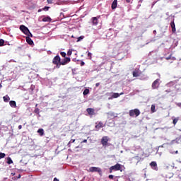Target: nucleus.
<instances>
[{
    "label": "nucleus",
    "mask_w": 181,
    "mask_h": 181,
    "mask_svg": "<svg viewBox=\"0 0 181 181\" xmlns=\"http://www.w3.org/2000/svg\"><path fill=\"white\" fill-rule=\"evenodd\" d=\"M7 163L8 165H12V163H13V161L12 160V158H11V157L7 158Z\"/></svg>",
    "instance_id": "412c9836"
},
{
    "label": "nucleus",
    "mask_w": 181,
    "mask_h": 181,
    "mask_svg": "<svg viewBox=\"0 0 181 181\" xmlns=\"http://www.w3.org/2000/svg\"><path fill=\"white\" fill-rule=\"evenodd\" d=\"M89 172H91V173L98 172L99 175H101V168L98 167H90L89 168Z\"/></svg>",
    "instance_id": "39448f33"
},
{
    "label": "nucleus",
    "mask_w": 181,
    "mask_h": 181,
    "mask_svg": "<svg viewBox=\"0 0 181 181\" xmlns=\"http://www.w3.org/2000/svg\"><path fill=\"white\" fill-rule=\"evenodd\" d=\"M3 100L4 101V103H8L9 100H11V98H9V96L6 95L3 97Z\"/></svg>",
    "instance_id": "aec40b11"
},
{
    "label": "nucleus",
    "mask_w": 181,
    "mask_h": 181,
    "mask_svg": "<svg viewBox=\"0 0 181 181\" xmlns=\"http://www.w3.org/2000/svg\"><path fill=\"white\" fill-rule=\"evenodd\" d=\"M179 121V118H175V119H173V124H174V125H176V124H177V122Z\"/></svg>",
    "instance_id": "a878e982"
},
{
    "label": "nucleus",
    "mask_w": 181,
    "mask_h": 181,
    "mask_svg": "<svg viewBox=\"0 0 181 181\" xmlns=\"http://www.w3.org/2000/svg\"><path fill=\"white\" fill-rule=\"evenodd\" d=\"M26 42L28 45H33V40L29 37H26Z\"/></svg>",
    "instance_id": "dca6fc26"
},
{
    "label": "nucleus",
    "mask_w": 181,
    "mask_h": 181,
    "mask_svg": "<svg viewBox=\"0 0 181 181\" xmlns=\"http://www.w3.org/2000/svg\"><path fill=\"white\" fill-rule=\"evenodd\" d=\"M156 106L155 105H152L151 107V112H156V110H155Z\"/></svg>",
    "instance_id": "393cba45"
},
{
    "label": "nucleus",
    "mask_w": 181,
    "mask_h": 181,
    "mask_svg": "<svg viewBox=\"0 0 181 181\" xmlns=\"http://www.w3.org/2000/svg\"><path fill=\"white\" fill-rule=\"evenodd\" d=\"M34 112L35 114H37L39 115V114H40V110L37 107H35Z\"/></svg>",
    "instance_id": "b1692460"
},
{
    "label": "nucleus",
    "mask_w": 181,
    "mask_h": 181,
    "mask_svg": "<svg viewBox=\"0 0 181 181\" xmlns=\"http://www.w3.org/2000/svg\"><path fill=\"white\" fill-rule=\"evenodd\" d=\"M35 107H37V104L35 105Z\"/></svg>",
    "instance_id": "5fc2aeb1"
},
{
    "label": "nucleus",
    "mask_w": 181,
    "mask_h": 181,
    "mask_svg": "<svg viewBox=\"0 0 181 181\" xmlns=\"http://www.w3.org/2000/svg\"><path fill=\"white\" fill-rule=\"evenodd\" d=\"M11 175H12L13 176H15V173H11Z\"/></svg>",
    "instance_id": "3c124183"
},
{
    "label": "nucleus",
    "mask_w": 181,
    "mask_h": 181,
    "mask_svg": "<svg viewBox=\"0 0 181 181\" xmlns=\"http://www.w3.org/2000/svg\"><path fill=\"white\" fill-rule=\"evenodd\" d=\"M177 107H181V103H178L177 104Z\"/></svg>",
    "instance_id": "37998d69"
},
{
    "label": "nucleus",
    "mask_w": 181,
    "mask_h": 181,
    "mask_svg": "<svg viewBox=\"0 0 181 181\" xmlns=\"http://www.w3.org/2000/svg\"><path fill=\"white\" fill-rule=\"evenodd\" d=\"M88 56H91V53L89 52V53H88Z\"/></svg>",
    "instance_id": "09e8293b"
},
{
    "label": "nucleus",
    "mask_w": 181,
    "mask_h": 181,
    "mask_svg": "<svg viewBox=\"0 0 181 181\" xmlns=\"http://www.w3.org/2000/svg\"><path fill=\"white\" fill-rule=\"evenodd\" d=\"M117 0H114L111 6L112 9V10L117 9Z\"/></svg>",
    "instance_id": "ddd939ff"
},
{
    "label": "nucleus",
    "mask_w": 181,
    "mask_h": 181,
    "mask_svg": "<svg viewBox=\"0 0 181 181\" xmlns=\"http://www.w3.org/2000/svg\"><path fill=\"white\" fill-rule=\"evenodd\" d=\"M159 88V79H156L152 83L153 90H156V88Z\"/></svg>",
    "instance_id": "6e6552de"
},
{
    "label": "nucleus",
    "mask_w": 181,
    "mask_h": 181,
    "mask_svg": "<svg viewBox=\"0 0 181 181\" xmlns=\"http://www.w3.org/2000/svg\"><path fill=\"white\" fill-rule=\"evenodd\" d=\"M47 4H53V0H47Z\"/></svg>",
    "instance_id": "c9c22d12"
},
{
    "label": "nucleus",
    "mask_w": 181,
    "mask_h": 181,
    "mask_svg": "<svg viewBox=\"0 0 181 181\" xmlns=\"http://www.w3.org/2000/svg\"><path fill=\"white\" fill-rule=\"evenodd\" d=\"M2 88V84L0 83V88Z\"/></svg>",
    "instance_id": "8fccbe9b"
},
{
    "label": "nucleus",
    "mask_w": 181,
    "mask_h": 181,
    "mask_svg": "<svg viewBox=\"0 0 181 181\" xmlns=\"http://www.w3.org/2000/svg\"><path fill=\"white\" fill-rule=\"evenodd\" d=\"M107 115L109 116V117H114V112H108L107 113Z\"/></svg>",
    "instance_id": "473e14b6"
},
{
    "label": "nucleus",
    "mask_w": 181,
    "mask_h": 181,
    "mask_svg": "<svg viewBox=\"0 0 181 181\" xmlns=\"http://www.w3.org/2000/svg\"><path fill=\"white\" fill-rule=\"evenodd\" d=\"M84 39V36L81 35L78 37L77 42H80L81 40H83Z\"/></svg>",
    "instance_id": "c85d7f7f"
},
{
    "label": "nucleus",
    "mask_w": 181,
    "mask_h": 181,
    "mask_svg": "<svg viewBox=\"0 0 181 181\" xmlns=\"http://www.w3.org/2000/svg\"><path fill=\"white\" fill-rule=\"evenodd\" d=\"M167 93H169V91L166 90Z\"/></svg>",
    "instance_id": "4d7b16f0"
},
{
    "label": "nucleus",
    "mask_w": 181,
    "mask_h": 181,
    "mask_svg": "<svg viewBox=\"0 0 181 181\" xmlns=\"http://www.w3.org/2000/svg\"><path fill=\"white\" fill-rule=\"evenodd\" d=\"M42 22H52V18L49 16L42 18Z\"/></svg>",
    "instance_id": "f3484780"
},
{
    "label": "nucleus",
    "mask_w": 181,
    "mask_h": 181,
    "mask_svg": "<svg viewBox=\"0 0 181 181\" xmlns=\"http://www.w3.org/2000/svg\"><path fill=\"white\" fill-rule=\"evenodd\" d=\"M81 144H87V139H84V140L81 142Z\"/></svg>",
    "instance_id": "58836bf2"
},
{
    "label": "nucleus",
    "mask_w": 181,
    "mask_h": 181,
    "mask_svg": "<svg viewBox=\"0 0 181 181\" xmlns=\"http://www.w3.org/2000/svg\"><path fill=\"white\" fill-rule=\"evenodd\" d=\"M84 64H86V63H84V62L82 61V62H81V66H84Z\"/></svg>",
    "instance_id": "a19ab883"
},
{
    "label": "nucleus",
    "mask_w": 181,
    "mask_h": 181,
    "mask_svg": "<svg viewBox=\"0 0 181 181\" xmlns=\"http://www.w3.org/2000/svg\"><path fill=\"white\" fill-rule=\"evenodd\" d=\"M18 178H21V175H18Z\"/></svg>",
    "instance_id": "864d4df0"
},
{
    "label": "nucleus",
    "mask_w": 181,
    "mask_h": 181,
    "mask_svg": "<svg viewBox=\"0 0 181 181\" xmlns=\"http://www.w3.org/2000/svg\"><path fill=\"white\" fill-rule=\"evenodd\" d=\"M129 115L130 117H139L141 115V111L139 109L131 110L129 112Z\"/></svg>",
    "instance_id": "7ed1b4c3"
},
{
    "label": "nucleus",
    "mask_w": 181,
    "mask_h": 181,
    "mask_svg": "<svg viewBox=\"0 0 181 181\" xmlns=\"http://www.w3.org/2000/svg\"><path fill=\"white\" fill-rule=\"evenodd\" d=\"M95 129H97V131H98V129H100V128H103V127H104V124L103 123V122H99L98 124L97 122L95 123Z\"/></svg>",
    "instance_id": "9d476101"
},
{
    "label": "nucleus",
    "mask_w": 181,
    "mask_h": 181,
    "mask_svg": "<svg viewBox=\"0 0 181 181\" xmlns=\"http://www.w3.org/2000/svg\"><path fill=\"white\" fill-rule=\"evenodd\" d=\"M71 59L70 57H65L60 62V66H66V64L70 63Z\"/></svg>",
    "instance_id": "423d86ee"
},
{
    "label": "nucleus",
    "mask_w": 181,
    "mask_h": 181,
    "mask_svg": "<svg viewBox=\"0 0 181 181\" xmlns=\"http://www.w3.org/2000/svg\"><path fill=\"white\" fill-rule=\"evenodd\" d=\"M20 30H21V32L25 35H28V33H29V28L23 25L20 26Z\"/></svg>",
    "instance_id": "0eeeda50"
},
{
    "label": "nucleus",
    "mask_w": 181,
    "mask_h": 181,
    "mask_svg": "<svg viewBox=\"0 0 181 181\" xmlns=\"http://www.w3.org/2000/svg\"><path fill=\"white\" fill-rule=\"evenodd\" d=\"M150 166H151V168H155V167L158 166V164L156 163V162L152 161V162L150 163Z\"/></svg>",
    "instance_id": "4be33fe9"
},
{
    "label": "nucleus",
    "mask_w": 181,
    "mask_h": 181,
    "mask_svg": "<svg viewBox=\"0 0 181 181\" xmlns=\"http://www.w3.org/2000/svg\"><path fill=\"white\" fill-rule=\"evenodd\" d=\"M112 170H121V164L117 163L116 165L110 168V173H112Z\"/></svg>",
    "instance_id": "20e7f679"
},
{
    "label": "nucleus",
    "mask_w": 181,
    "mask_h": 181,
    "mask_svg": "<svg viewBox=\"0 0 181 181\" xmlns=\"http://www.w3.org/2000/svg\"><path fill=\"white\" fill-rule=\"evenodd\" d=\"M5 156H6L5 153H0V159H3V158H5Z\"/></svg>",
    "instance_id": "cd10ccee"
},
{
    "label": "nucleus",
    "mask_w": 181,
    "mask_h": 181,
    "mask_svg": "<svg viewBox=\"0 0 181 181\" xmlns=\"http://www.w3.org/2000/svg\"><path fill=\"white\" fill-rule=\"evenodd\" d=\"M124 92H122L120 94L118 93H114L112 95V98H118V97H119V95H123Z\"/></svg>",
    "instance_id": "f8f14e48"
},
{
    "label": "nucleus",
    "mask_w": 181,
    "mask_h": 181,
    "mask_svg": "<svg viewBox=\"0 0 181 181\" xmlns=\"http://www.w3.org/2000/svg\"><path fill=\"white\" fill-rule=\"evenodd\" d=\"M60 54H61V56H62V57L66 58V52H60Z\"/></svg>",
    "instance_id": "2f4dec72"
},
{
    "label": "nucleus",
    "mask_w": 181,
    "mask_h": 181,
    "mask_svg": "<svg viewBox=\"0 0 181 181\" xmlns=\"http://www.w3.org/2000/svg\"><path fill=\"white\" fill-rule=\"evenodd\" d=\"M108 177H109V179H114V175H110L108 176Z\"/></svg>",
    "instance_id": "e433bc0d"
},
{
    "label": "nucleus",
    "mask_w": 181,
    "mask_h": 181,
    "mask_svg": "<svg viewBox=\"0 0 181 181\" xmlns=\"http://www.w3.org/2000/svg\"><path fill=\"white\" fill-rule=\"evenodd\" d=\"M49 9H50V7H49V6H45V7L42 8V11H49Z\"/></svg>",
    "instance_id": "7c9ffc66"
},
{
    "label": "nucleus",
    "mask_w": 181,
    "mask_h": 181,
    "mask_svg": "<svg viewBox=\"0 0 181 181\" xmlns=\"http://www.w3.org/2000/svg\"><path fill=\"white\" fill-rule=\"evenodd\" d=\"M74 142H76V139H71V140L69 141V144H74Z\"/></svg>",
    "instance_id": "f704fd0d"
},
{
    "label": "nucleus",
    "mask_w": 181,
    "mask_h": 181,
    "mask_svg": "<svg viewBox=\"0 0 181 181\" xmlns=\"http://www.w3.org/2000/svg\"><path fill=\"white\" fill-rule=\"evenodd\" d=\"M170 27H171L173 33H175L176 32V25H175V21H172L170 23Z\"/></svg>",
    "instance_id": "9b49d317"
},
{
    "label": "nucleus",
    "mask_w": 181,
    "mask_h": 181,
    "mask_svg": "<svg viewBox=\"0 0 181 181\" xmlns=\"http://www.w3.org/2000/svg\"><path fill=\"white\" fill-rule=\"evenodd\" d=\"M92 23H93V25H98V18H97V17H93Z\"/></svg>",
    "instance_id": "4468645a"
},
{
    "label": "nucleus",
    "mask_w": 181,
    "mask_h": 181,
    "mask_svg": "<svg viewBox=\"0 0 181 181\" xmlns=\"http://www.w3.org/2000/svg\"><path fill=\"white\" fill-rule=\"evenodd\" d=\"M67 55L68 56H71V51H68Z\"/></svg>",
    "instance_id": "4c0bfd02"
},
{
    "label": "nucleus",
    "mask_w": 181,
    "mask_h": 181,
    "mask_svg": "<svg viewBox=\"0 0 181 181\" xmlns=\"http://www.w3.org/2000/svg\"><path fill=\"white\" fill-rule=\"evenodd\" d=\"M42 11H43V8H40L39 10H38V12H42Z\"/></svg>",
    "instance_id": "de8ad7c7"
},
{
    "label": "nucleus",
    "mask_w": 181,
    "mask_h": 181,
    "mask_svg": "<svg viewBox=\"0 0 181 181\" xmlns=\"http://www.w3.org/2000/svg\"><path fill=\"white\" fill-rule=\"evenodd\" d=\"M18 129H22V125L18 126Z\"/></svg>",
    "instance_id": "49530a36"
},
{
    "label": "nucleus",
    "mask_w": 181,
    "mask_h": 181,
    "mask_svg": "<svg viewBox=\"0 0 181 181\" xmlns=\"http://www.w3.org/2000/svg\"><path fill=\"white\" fill-rule=\"evenodd\" d=\"M9 105L12 108H16V102L15 100L10 101Z\"/></svg>",
    "instance_id": "2eb2a0df"
},
{
    "label": "nucleus",
    "mask_w": 181,
    "mask_h": 181,
    "mask_svg": "<svg viewBox=\"0 0 181 181\" xmlns=\"http://www.w3.org/2000/svg\"><path fill=\"white\" fill-rule=\"evenodd\" d=\"M156 30H153V33H156Z\"/></svg>",
    "instance_id": "603ef678"
},
{
    "label": "nucleus",
    "mask_w": 181,
    "mask_h": 181,
    "mask_svg": "<svg viewBox=\"0 0 181 181\" xmlns=\"http://www.w3.org/2000/svg\"><path fill=\"white\" fill-rule=\"evenodd\" d=\"M90 93V90L89 89H85L83 94V95H87V94H89Z\"/></svg>",
    "instance_id": "5701e85b"
},
{
    "label": "nucleus",
    "mask_w": 181,
    "mask_h": 181,
    "mask_svg": "<svg viewBox=\"0 0 181 181\" xmlns=\"http://www.w3.org/2000/svg\"><path fill=\"white\" fill-rule=\"evenodd\" d=\"M27 37H33V35H32V33L30 31H28V33L26 34Z\"/></svg>",
    "instance_id": "bb28decb"
},
{
    "label": "nucleus",
    "mask_w": 181,
    "mask_h": 181,
    "mask_svg": "<svg viewBox=\"0 0 181 181\" xmlns=\"http://www.w3.org/2000/svg\"><path fill=\"white\" fill-rule=\"evenodd\" d=\"M53 181H59V179H57V177H54Z\"/></svg>",
    "instance_id": "c03bdc74"
},
{
    "label": "nucleus",
    "mask_w": 181,
    "mask_h": 181,
    "mask_svg": "<svg viewBox=\"0 0 181 181\" xmlns=\"http://www.w3.org/2000/svg\"><path fill=\"white\" fill-rule=\"evenodd\" d=\"M86 112H88L89 115H95V110H94V108H91V107L87 108Z\"/></svg>",
    "instance_id": "1a4fd4ad"
},
{
    "label": "nucleus",
    "mask_w": 181,
    "mask_h": 181,
    "mask_svg": "<svg viewBox=\"0 0 181 181\" xmlns=\"http://www.w3.org/2000/svg\"><path fill=\"white\" fill-rule=\"evenodd\" d=\"M167 93H169V91L166 90Z\"/></svg>",
    "instance_id": "6e6d98bb"
},
{
    "label": "nucleus",
    "mask_w": 181,
    "mask_h": 181,
    "mask_svg": "<svg viewBox=\"0 0 181 181\" xmlns=\"http://www.w3.org/2000/svg\"><path fill=\"white\" fill-rule=\"evenodd\" d=\"M172 59V54L169 57H165V60H170Z\"/></svg>",
    "instance_id": "72a5a7b5"
},
{
    "label": "nucleus",
    "mask_w": 181,
    "mask_h": 181,
    "mask_svg": "<svg viewBox=\"0 0 181 181\" xmlns=\"http://www.w3.org/2000/svg\"><path fill=\"white\" fill-rule=\"evenodd\" d=\"M4 43H5V41L2 39H0V47L4 46Z\"/></svg>",
    "instance_id": "c756f323"
},
{
    "label": "nucleus",
    "mask_w": 181,
    "mask_h": 181,
    "mask_svg": "<svg viewBox=\"0 0 181 181\" xmlns=\"http://www.w3.org/2000/svg\"><path fill=\"white\" fill-rule=\"evenodd\" d=\"M126 2H127V4H129V3L131 2V0H126Z\"/></svg>",
    "instance_id": "a18cd8bd"
},
{
    "label": "nucleus",
    "mask_w": 181,
    "mask_h": 181,
    "mask_svg": "<svg viewBox=\"0 0 181 181\" xmlns=\"http://www.w3.org/2000/svg\"><path fill=\"white\" fill-rule=\"evenodd\" d=\"M108 141H110V137L107 136H104L101 139V144L104 148H107V146H110V144L108 143Z\"/></svg>",
    "instance_id": "f03ea898"
},
{
    "label": "nucleus",
    "mask_w": 181,
    "mask_h": 181,
    "mask_svg": "<svg viewBox=\"0 0 181 181\" xmlns=\"http://www.w3.org/2000/svg\"><path fill=\"white\" fill-rule=\"evenodd\" d=\"M37 133L40 134V136H43L45 135V130L43 129H39Z\"/></svg>",
    "instance_id": "a211bd4d"
},
{
    "label": "nucleus",
    "mask_w": 181,
    "mask_h": 181,
    "mask_svg": "<svg viewBox=\"0 0 181 181\" xmlns=\"http://www.w3.org/2000/svg\"><path fill=\"white\" fill-rule=\"evenodd\" d=\"M100 86V83H95V87H99Z\"/></svg>",
    "instance_id": "79ce46f5"
},
{
    "label": "nucleus",
    "mask_w": 181,
    "mask_h": 181,
    "mask_svg": "<svg viewBox=\"0 0 181 181\" xmlns=\"http://www.w3.org/2000/svg\"><path fill=\"white\" fill-rule=\"evenodd\" d=\"M171 60H173V61L176 60V57L171 56Z\"/></svg>",
    "instance_id": "ea45409f"
},
{
    "label": "nucleus",
    "mask_w": 181,
    "mask_h": 181,
    "mask_svg": "<svg viewBox=\"0 0 181 181\" xmlns=\"http://www.w3.org/2000/svg\"><path fill=\"white\" fill-rule=\"evenodd\" d=\"M133 77H139V71L138 70L133 71Z\"/></svg>",
    "instance_id": "6ab92c4d"
},
{
    "label": "nucleus",
    "mask_w": 181,
    "mask_h": 181,
    "mask_svg": "<svg viewBox=\"0 0 181 181\" xmlns=\"http://www.w3.org/2000/svg\"><path fill=\"white\" fill-rule=\"evenodd\" d=\"M62 62V59H60V56L57 55L52 59V63L57 66V69H60V63Z\"/></svg>",
    "instance_id": "f257e3e1"
}]
</instances>
